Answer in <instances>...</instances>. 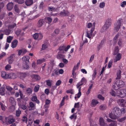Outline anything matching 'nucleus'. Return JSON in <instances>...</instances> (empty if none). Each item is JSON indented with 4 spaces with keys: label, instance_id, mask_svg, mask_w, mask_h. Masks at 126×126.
Wrapping results in <instances>:
<instances>
[{
    "label": "nucleus",
    "instance_id": "obj_1",
    "mask_svg": "<svg viewBox=\"0 0 126 126\" xmlns=\"http://www.w3.org/2000/svg\"><path fill=\"white\" fill-rule=\"evenodd\" d=\"M120 109L117 107H113L111 113L109 114V117L112 119L115 120L120 116Z\"/></svg>",
    "mask_w": 126,
    "mask_h": 126
},
{
    "label": "nucleus",
    "instance_id": "obj_2",
    "mask_svg": "<svg viewBox=\"0 0 126 126\" xmlns=\"http://www.w3.org/2000/svg\"><path fill=\"white\" fill-rule=\"evenodd\" d=\"M112 22L111 18H109L106 20L105 24L101 28V32H105L111 26Z\"/></svg>",
    "mask_w": 126,
    "mask_h": 126
},
{
    "label": "nucleus",
    "instance_id": "obj_3",
    "mask_svg": "<svg viewBox=\"0 0 126 126\" xmlns=\"http://www.w3.org/2000/svg\"><path fill=\"white\" fill-rule=\"evenodd\" d=\"M125 85V82L122 80H119L115 82L113 86V87L115 90L123 87Z\"/></svg>",
    "mask_w": 126,
    "mask_h": 126
},
{
    "label": "nucleus",
    "instance_id": "obj_4",
    "mask_svg": "<svg viewBox=\"0 0 126 126\" xmlns=\"http://www.w3.org/2000/svg\"><path fill=\"white\" fill-rule=\"evenodd\" d=\"M122 22V19L120 18L118 19L117 22L114 24V30L117 32L118 31L120 27L121 22Z\"/></svg>",
    "mask_w": 126,
    "mask_h": 126
},
{
    "label": "nucleus",
    "instance_id": "obj_5",
    "mask_svg": "<svg viewBox=\"0 0 126 126\" xmlns=\"http://www.w3.org/2000/svg\"><path fill=\"white\" fill-rule=\"evenodd\" d=\"M15 54H12L7 58L9 64H11L14 62L15 59Z\"/></svg>",
    "mask_w": 126,
    "mask_h": 126
},
{
    "label": "nucleus",
    "instance_id": "obj_6",
    "mask_svg": "<svg viewBox=\"0 0 126 126\" xmlns=\"http://www.w3.org/2000/svg\"><path fill=\"white\" fill-rule=\"evenodd\" d=\"M126 95V90L125 89L121 90L120 91H117V96L123 98Z\"/></svg>",
    "mask_w": 126,
    "mask_h": 126
},
{
    "label": "nucleus",
    "instance_id": "obj_7",
    "mask_svg": "<svg viewBox=\"0 0 126 126\" xmlns=\"http://www.w3.org/2000/svg\"><path fill=\"white\" fill-rule=\"evenodd\" d=\"M27 107V108L29 109V110H34L36 108V104L32 102H30L29 103Z\"/></svg>",
    "mask_w": 126,
    "mask_h": 126
},
{
    "label": "nucleus",
    "instance_id": "obj_8",
    "mask_svg": "<svg viewBox=\"0 0 126 126\" xmlns=\"http://www.w3.org/2000/svg\"><path fill=\"white\" fill-rule=\"evenodd\" d=\"M126 101L123 99H120L118 100V103L120 106L122 107H126Z\"/></svg>",
    "mask_w": 126,
    "mask_h": 126
},
{
    "label": "nucleus",
    "instance_id": "obj_9",
    "mask_svg": "<svg viewBox=\"0 0 126 126\" xmlns=\"http://www.w3.org/2000/svg\"><path fill=\"white\" fill-rule=\"evenodd\" d=\"M6 122L7 121L9 124H11L15 121V119L12 117L9 116L5 118Z\"/></svg>",
    "mask_w": 126,
    "mask_h": 126
},
{
    "label": "nucleus",
    "instance_id": "obj_10",
    "mask_svg": "<svg viewBox=\"0 0 126 126\" xmlns=\"http://www.w3.org/2000/svg\"><path fill=\"white\" fill-rule=\"evenodd\" d=\"M45 23V20L43 19H40L37 23V27L38 28L41 27Z\"/></svg>",
    "mask_w": 126,
    "mask_h": 126
},
{
    "label": "nucleus",
    "instance_id": "obj_11",
    "mask_svg": "<svg viewBox=\"0 0 126 126\" xmlns=\"http://www.w3.org/2000/svg\"><path fill=\"white\" fill-rule=\"evenodd\" d=\"M94 30V28H91L90 31H88L87 32L86 36L89 38H91L92 33Z\"/></svg>",
    "mask_w": 126,
    "mask_h": 126
},
{
    "label": "nucleus",
    "instance_id": "obj_12",
    "mask_svg": "<svg viewBox=\"0 0 126 126\" xmlns=\"http://www.w3.org/2000/svg\"><path fill=\"white\" fill-rule=\"evenodd\" d=\"M99 125L101 126H107V123H105L104 120L102 117H101L99 120Z\"/></svg>",
    "mask_w": 126,
    "mask_h": 126
},
{
    "label": "nucleus",
    "instance_id": "obj_13",
    "mask_svg": "<svg viewBox=\"0 0 126 126\" xmlns=\"http://www.w3.org/2000/svg\"><path fill=\"white\" fill-rule=\"evenodd\" d=\"M30 59V58L28 56H24L22 57V60L25 63H29Z\"/></svg>",
    "mask_w": 126,
    "mask_h": 126
},
{
    "label": "nucleus",
    "instance_id": "obj_14",
    "mask_svg": "<svg viewBox=\"0 0 126 126\" xmlns=\"http://www.w3.org/2000/svg\"><path fill=\"white\" fill-rule=\"evenodd\" d=\"M69 13V12L68 11L64 9L63 11L60 12L59 15L63 16H68Z\"/></svg>",
    "mask_w": 126,
    "mask_h": 126
},
{
    "label": "nucleus",
    "instance_id": "obj_15",
    "mask_svg": "<svg viewBox=\"0 0 126 126\" xmlns=\"http://www.w3.org/2000/svg\"><path fill=\"white\" fill-rule=\"evenodd\" d=\"M116 55V56L114 59V63L120 60L121 57L122 55L120 53L117 54Z\"/></svg>",
    "mask_w": 126,
    "mask_h": 126
},
{
    "label": "nucleus",
    "instance_id": "obj_16",
    "mask_svg": "<svg viewBox=\"0 0 126 126\" xmlns=\"http://www.w3.org/2000/svg\"><path fill=\"white\" fill-rule=\"evenodd\" d=\"M31 100L37 104H39L40 103V102L38 99L37 97L36 96H32L31 98Z\"/></svg>",
    "mask_w": 126,
    "mask_h": 126
},
{
    "label": "nucleus",
    "instance_id": "obj_17",
    "mask_svg": "<svg viewBox=\"0 0 126 126\" xmlns=\"http://www.w3.org/2000/svg\"><path fill=\"white\" fill-rule=\"evenodd\" d=\"M31 77L32 79H35L36 81L39 80L40 77L38 75L33 74L31 75Z\"/></svg>",
    "mask_w": 126,
    "mask_h": 126
},
{
    "label": "nucleus",
    "instance_id": "obj_18",
    "mask_svg": "<svg viewBox=\"0 0 126 126\" xmlns=\"http://www.w3.org/2000/svg\"><path fill=\"white\" fill-rule=\"evenodd\" d=\"M14 4L12 2H9L7 5V8L8 10H11L13 7Z\"/></svg>",
    "mask_w": 126,
    "mask_h": 126
},
{
    "label": "nucleus",
    "instance_id": "obj_19",
    "mask_svg": "<svg viewBox=\"0 0 126 126\" xmlns=\"http://www.w3.org/2000/svg\"><path fill=\"white\" fill-rule=\"evenodd\" d=\"M1 77L4 79H8V76L6 72L4 71H2L1 72Z\"/></svg>",
    "mask_w": 126,
    "mask_h": 126
},
{
    "label": "nucleus",
    "instance_id": "obj_20",
    "mask_svg": "<svg viewBox=\"0 0 126 126\" xmlns=\"http://www.w3.org/2000/svg\"><path fill=\"white\" fill-rule=\"evenodd\" d=\"M5 91L4 87H1L0 88V94L2 96L4 95L5 94Z\"/></svg>",
    "mask_w": 126,
    "mask_h": 126
},
{
    "label": "nucleus",
    "instance_id": "obj_21",
    "mask_svg": "<svg viewBox=\"0 0 126 126\" xmlns=\"http://www.w3.org/2000/svg\"><path fill=\"white\" fill-rule=\"evenodd\" d=\"M18 43L17 41L16 40H14L11 43V47L14 48L16 47Z\"/></svg>",
    "mask_w": 126,
    "mask_h": 126
},
{
    "label": "nucleus",
    "instance_id": "obj_22",
    "mask_svg": "<svg viewBox=\"0 0 126 126\" xmlns=\"http://www.w3.org/2000/svg\"><path fill=\"white\" fill-rule=\"evenodd\" d=\"M99 102L96 100L95 99H93L92 101L91 104V105L92 107H94Z\"/></svg>",
    "mask_w": 126,
    "mask_h": 126
},
{
    "label": "nucleus",
    "instance_id": "obj_23",
    "mask_svg": "<svg viewBox=\"0 0 126 126\" xmlns=\"http://www.w3.org/2000/svg\"><path fill=\"white\" fill-rule=\"evenodd\" d=\"M97 69L96 68H95L93 71V73L92 75V80H94L96 77L97 74Z\"/></svg>",
    "mask_w": 126,
    "mask_h": 126
},
{
    "label": "nucleus",
    "instance_id": "obj_24",
    "mask_svg": "<svg viewBox=\"0 0 126 126\" xmlns=\"http://www.w3.org/2000/svg\"><path fill=\"white\" fill-rule=\"evenodd\" d=\"M60 51H59L58 52V54L57 55V57L58 59H63L65 58V56L63 54H60Z\"/></svg>",
    "mask_w": 126,
    "mask_h": 126
},
{
    "label": "nucleus",
    "instance_id": "obj_25",
    "mask_svg": "<svg viewBox=\"0 0 126 126\" xmlns=\"http://www.w3.org/2000/svg\"><path fill=\"white\" fill-rule=\"evenodd\" d=\"M25 2L26 5L29 6L33 4V1L32 0H26Z\"/></svg>",
    "mask_w": 126,
    "mask_h": 126
},
{
    "label": "nucleus",
    "instance_id": "obj_26",
    "mask_svg": "<svg viewBox=\"0 0 126 126\" xmlns=\"http://www.w3.org/2000/svg\"><path fill=\"white\" fill-rule=\"evenodd\" d=\"M46 61V59L44 58L38 59L37 61V64H40L45 62Z\"/></svg>",
    "mask_w": 126,
    "mask_h": 126
},
{
    "label": "nucleus",
    "instance_id": "obj_27",
    "mask_svg": "<svg viewBox=\"0 0 126 126\" xmlns=\"http://www.w3.org/2000/svg\"><path fill=\"white\" fill-rule=\"evenodd\" d=\"M16 26V24L14 23H13L12 24L8 26V29H11L14 28Z\"/></svg>",
    "mask_w": 126,
    "mask_h": 126
},
{
    "label": "nucleus",
    "instance_id": "obj_28",
    "mask_svg": "<svg viewBox=\"0 0 126 126\" xmlns=\"http://www.w3.org/2000/svg\"><path fill=\"white\" fill-rule=\"evenodd\" d=\"M105 40L103 39L102 40L100 44L98 45L97 49L98 50H99L100 48L103 45L104 43Z\"/></svg>",
    "mask_w": 126,
    "mask_h": 126
},
{
    "label": "nucleus",
    "instance_id": "obj_29",
    "mask_svg": "<svg viewBox=\"0 0 126 126\" xmlns=\"http://www.w3.org/2000/svg\"><path fill=\"white\" fill-rule=\"evenodd\" d=\"M15 74L13 73L8 74V78L11 79H15Z\"/></svg>",
    "mask_w": 126,
    "mask_h": 126
},
{
    "label": "nucleus",
    "instance_id": "obj_30",
    "mask_svg": "<svg viewBox=\"0 0 126 126\" xmlns=\"http://www.w3.org/2000/svg\"><path fill=\"white\" fill-rule=\"evenodd\" d=\"M47 43H45L42 45V48L41 49V50H44L48 47V46Z\"/></svg>",
    "mask_w": 126,
    "mask_h": 126
},
{
    "label": "nucleus",
    "instance_id": "obj_31",
    "mask_svg": "<svg viewBox=\"0 0 126 126\" xmlns=\"http://www.w3.org/2000/svg\"><path fill=\"white\" fill-rule=\"evenodd\" d=\"M121 71L120 70L117 71V77L116 78V79H119L121 78Z\"/></svg>",
    "mask_w": 126,
    "mask_h": 126
},
{
    "label": "nucleus",
    "instance_id": "obj_32",
    "mask_svg": "<svg viewBox=\"0 0 126 126\" xmlns=\"http://www.w3.org/2000/svg\"><path fill=\"white\" fill-rule=\"evenodd\" d=\"M3 31L5 34L6 35H8L10 34L11 31L9 29H6L4 30Z\"/></svg>",
    "mask_w": 126,
    "mask_h": 126
},
{
    "label": "nucleus",
    "instance_id": "obj_33",
    "mask_svg": "<svg viewBox=\"0 0 126 126\" xmlns=\"http://www.w3.org/2000/svg\"><path fill=\"white\" fill-rule=\"evenodd\" d=\"M107 108V106L105 104H102L99 107L100 109L102 110H105Z\"/></svg>",
    "mask_w": 126,
    "mask_h": 126
},
{
    "label": "nucleus",
    "instance_id": "obj_34",
    "mask_svg": "<svg viewBox=\"0 0 126 126\" xmlns=\"http://www.w3.org/2000/svg\"><path fill=\"white\" fill-rule=\"evenodd\" d=\"M119 47L118 46H116L114 48V52L113 53V55H116L117 54H118L119 52Z\"/></svg>",
    "mask_w": 126,
    "mask_h": 126
},
{
    "label": "nucleus",
    "instance_id": "obj_35",
    "mask_svg": "<svg viewBox=\"0 0 126 126\" xmlns=\"http://www.w3.org/2000/svg\"><path fill=\"white\" fill-rule=\"evenodd\" d=\"M27 76V74L25 73H21L20 74V78L22 79H24Z\"/></svg>",
    "mask_w": 126,
    "mask_h": 126
},
{
    "label": "nucleus",
    "instance_id": "obj_36",
    "mask_svg": "<svg viewBox=\"0 0 126 126\" xmlns=\"http://www.w3.org/2000/svg\"><path fill=\"white\" fill-rule=\"evenodd\" d=\"M9 102L10 103H11L13 105H15L16 104V102L15 101L14 98L12 97H11L9 99Z\"/></svg>",
    "mask_w": 126,
    "mask_h": 126
},
{
    "label": "nucleus",
    "instance_id": "obj_37",
    "mask_svg": "<svg viewBox=\"0 0 126 126\" xmlns=\"http://www.w3.org/2000/svg\"><path fill=\"white\" fill-rule=\"evenodd\" d=\"M48 10L49 11H56V9L55 7L52 6H49L48 7Z\"/></svg>",
    "mask_w": 126,
    "mask_h": 126
},
{
    "label": "nucleus",
    "instance_id": "obj_38",
    "mask_svg": "<svg viewBox=\"0 0 126 126\" xmlns=\"http://www.w3.org/2000/svg\"><path fill=\"white\" fill-rule=\"evenodd\" d=\"M22 121L23 122H25L26 124H27L28 121L27 117L25 116H23L22 117Z\"/></svg>",
    "mask_w": 126,
    "mask_h": 126
},
{
    "label": "nucleus",
    "instance_id": "obj_39",
    "mask_svg": "<svg viewBox=\"0 0 126 126\" xmlns=\"http://www.w3.org/2000/svg\"><path fill=\"white\" fill-rule=\"evenodd\" d=\"M0 105L1 110L4 111H5L6 110V108L4 105L1 102H0Z\"/></svg>",
    "mask_w": 126,
    "mask_h": 126
},
{
    "label": "nucleus",
    "instance_id": "obj_40",
    "mask_svg": "<svg viewBox=\"0 0 126 126\" xmlns=\"http://www.w3.org/2000/svg\"><path fill=\"white\" fill-rule=\"evenodd\" d=\"M110 94L112 96H117V93L113 90H112L110 92Z\"/></svg>",
    "mask_w": 126,
    "mask_h": 126
},
{
    "label": "nucleus",
    "instance_id": "obj_41",
    "mask_svg": "<svg viewBox=\"0 0 126 126\" xmlns=\"http://www.w3.org/2000/svg\"><path fill=\"white\" fill-rule=\"evenodd\" d=\"M52 81L50 80L49 79L46 80V82L47 83V85L48 86L50 87L51 86Z\"/></svg>",
    "mask_w": 126,
    "mask_h": 126
},
{
    "label": "nucleus",
    "instance_id": "obj_42",
    "mask_svg": "<svg viewBox=\"0 0 126 126\" xmlns=\"http://www.w3.org/2000/svg\"><path fill=\"white\" fill-rule=\"evenodd\" d=\"M15 110V107L14 105H12L10 106L9 108V110L10 112H12Z\"/></svg>",
    "mask_w": 126,
    "mask_h": 126
},
{
    "label": "nucleus",
    "instance_id": "obj_43",
    "mask_svg": "<svg viewBox=\"0 0 126 126\" xmlns=\"http://www.w3.org/2000/svg\"><path fill=\"white\" fill-rule=\"evenodd\" d=\"M40 86L39 85H37L34 87V91L35 92H37L39 90Z\"/></svg>",
    "mask_w": 126,
    "mask_h": 126
},
{
    "label": "nucleus",
    "instance_id": "obj_44",
    "mask_svg": "<svg viewBox=\"0 0 126 126\" xmlns=\"http://www.w3.org/2000/svg\"><path fill=\"white\" fill-rule=\"evenodd\" d=\"M119 34L117 33L115 36V37H114L113 39V41H114V42L115 43H116L117 41V39L119 37Z\"/></svg>",
    "mask_w": 126,
    "mask_h": 126
},
{
    "label": "nucleus",
    "instance_id": "obj_45",
    "mask_svg": "<svg viewBox=\"0 0 126 126\" xmlns=\"http://www.w3.org/2000/svg\"><path fill=\"white\" fill-rule=\"evenodd\" d=\"M76 114V113H74L72 115H71L70 116V118L71 119H72L74 118V120H76V119L77 117Z\"/></svg>",
    "mask_w": 126,
    "mask_h": 126
},
{
    "label": "nucleus",
    "instance_id": "obj_46",
    "mask_svg": "<svg viewBox=\"0 0 126 126\" xmlns=\"http://www.w3.org/2000/svg\"><path fill=\"white\" fill-rule=\"evenodd\" d=\"M126 110L125 109L123 108L121 109H120V112L121 113H120V116L122 115V114H124L125 113Z\"/></svg>",
    "mask_w": 126,
    "mask_h": 126
},
{
    "label": "nucleus",
    "instance_id": "obj_47",
    "mask_svg": "<svg viewBox=\"0 0 126 126\" xmlns=\"http://www.w3.org/2000/svg\"><path fill=\"white\" fill-rule=\"evenodd\" d=\"M21 113V111L19 109L16 110V115L18 117L19 116L20 114Z\"/></svg>",
    "mask_w": 126,
    "mask_h": 126
},
{
    "label": "nucleus",
    "instance_id": "obj_48",
    "mask_svg": "<svg viewBox=\"0 0 126 126\" xmlns=\"http://www.w3.org/2000/svg\"><path fill=\"white\" fill-rule=\"evenodd\" d=\"M13 37L11 36H9V37L7 38V41L8 43H10L11 40L13 39Z\"/></svg>",
    "mask_w": 126,
    "mask_h": 126
},
{
    "label": "nucleus",
    "instance_id": "obj_49",
    "mask_svg": "<svg viewBox=\"0 0 126 126\" xmlns=\"http://www.w3.org/2000/svg\"><path fill=\"white\" fill-rule=\"evenodd\" d=\"M6 88L7 91H10V92H11V91H13V88L8 86H6Z\"/></svg>",
    "mask_w": 126,
    "mask_h": 126
},
{
    "label": "nucleus",
    "instance_id": "obj_50",
    "mask_svg": "<svg viewBox=\"0 0 126 126\" xmlns=\"http://www.w3.org/2000/svg\"><path fill=\"white\" fill-rule=\"evenodd\" d=\"M44 3L43 1H42L40 3L39 8L40 9H43L45 7V6L44 5Z\"/></svg>",
    "mask_w": 126,
    "mask_h": 126
},
{
    "label": "nucleus",
    "instance_id": "obj_51",
    "mask_svg": "<svg viewBox=\"0 0 126 126\" xmlns=\"http://www.w3.org/2000/svg\"><path fill=\"white\" fill-rule=\"evenodd\" d=\"M118 44L119 47H121L122 45V41L121 38H119L118 42Z\"/></svg>",
    "mask_w": 126,
    "mask_h": 126
},
{
    "label": "nucleus",
    "instance_id": "obj_52",
    "mask_svg": "<svg viewBox=\"0 0 126 126\" xmlns=\"http://www.w3.org/2000/svg\"><path fill=\"white\" fill-rule=\"evenodd\" d=\"M14 1L18 3L19 4H22L24 2V0H14Z\"/></svg>",
    "mask_w": 126,
    "mask_h": 126
},
{
    "label": "nucleus",
    "instance_id": "obj_53",
    "mask_svg": "<svg viewBox=\"0 0 126 126\" xmlns=\"http://www.w3.org/2000/svg\"><path fill=\"white\" fill-rule=\"evenodd\" d=\"M117 122L114 121L111 123L109 124V126H117Z\"/></svg>",
    "mask_w": 126,
    "mask_h": 126
},
{
    "label": "nucleus",
    "instance_id": "obj_54",
    "mask_svg": "<svg viewBox=\"0 0 126 126\" xmlns=\"http://www.w3.org/2000/svg\"><path fill=\"white\" fill-rule=\"evenodd\" d=\"M40 98L42 101H44L46 99V95L44 94H42L40 97Z\"/></svg>",
    "mask_w": 126,
    "mask_h": 126
},
{
    "label": "nucleus",
    "instance_id": "obj_55",
    "mask_svg": "<svg viewBox=\"0 0 126 126\" xmlns=\"http://www.w3.org/2000/svg\"><path fill=\"white\" fill-rule=\"evenodd\" d=\"M66 92L67 93H70L72 94H74L73 90L72 89L67 90Z\"/></svg>",
    "mask_w": 126,
    "mask_h": 126
},
{
    "label": "nucleus",
    "instance_id": "obj_56",
    "mask_svg": "<svg viewBox=\"0 0 126 126\" xmlns=\"http://www.w3.org/2000/svg\"><path fill=\"white\" fill-rule=\"evenodd\" d=\"M97 97L98 99L102 101L104 100L105 99L104 97H103L100 94H99L98 95Z\"/></svg>",
    "mask_w": 126,
    "mask_h": 126
},
{
    "label": "nucleus",
    "instance_id": "obj_57",
    "mask_svg": "<svg viewBox=\"0 0 126 126\" xmlns=\"http://www.w3.org/2000/svg\"><path fill=\"white\" fill-rule=\"evenodd\" d=\"M33 38L35 39H37L39 37V33H35L34 34L33 36Z\"/></svg>",
    "mask_w": 126,
    "mask_h": 126
},
{
    "label": "nucleus",
    "instance_id": "obj_58",
    "mask_svg": "<svg viewBox=\"0 0 126 126\" xmlns=\"http://www.w3.org/2000/svg\"><path fill=\"white\" fill-rule=\"evenodd\" d=\"M105 6V3L104 2L100 3L99 4V7L100 8H103Z\"/></svg>",
    "mask_w": 126,
    "mask_h": 126
},
{
    "label": "nucleus",
    "instance_id": "obj_59",
    "mask_svg": "<svg viewBox=\"0 0 126 126\" xmlns=\"http://www.w3.org/2000/svg\"><path fill=\"white\" fill-rule=\"evenodd\" d=\"M65 48V46L63 45L62 46H61L59 47V50L60 51H62L64 50Z\"/></svg>",
    "mask_w": 126,
    "mask_h": 126
},
{
    "label": "nucleus",
    "instance_id": "obj_60",
    "mask_svg": "<svg viewBox=\"0 0 126 126\" xmlns=\"http://www.w3.org/2000/svg\"><path fill=\"white\" fill-rule=\"evenodd\" d=\"M21 32V30L20 29H18L16 31V34L17 36H18Z\"/></svg>",
    "mask_w": 126,
    "mask_h": 126
},
{
    "label": "nucleus",
    "instance_id": "obj_61",
    "mask_svg": "<svg viewBox=\"0 0 126 126\" xmlns=\"http://www.w3.org/2000/svg\"><path fill=\"white\" fill-rule=\"evenodd\" d=\"M126 119V116L124 117L121 118H119L118 119V121L120 122H122L124 121Z\"/></svg>",
    "mask_w": 126,
    "mask_h": 126
},
{
    "label": "nucleus",
    "instance_id": "obj_62",
    "mask_svg": "<svg viewBox=\"0 0 126 126\" xmlns=\"http://www.w3.org/2000/svg\"><path fill=\"white\" fill-rule=\"evenodd\" d=\"M80 82H79L78 83L77 85V88L79 89L80 88L81 89V87L80 86L82 85L83 84V83L80 84Z\"/></svg>",
    "mask_w": 126,
    "mask_h": 126
},
{
    "label": "nucleus",
    "instance_id": "obj_63",
    "mask_svg": "<svg viewBox=\"0 0 126 126\" xmlns=\"http://www.w3.org/2000/svg\"><path fill=\"white\" fill-rule=\"evenodd\" d=\"M15 10L17 13H19L20 12V10L15 5L14 7Z\"/></svg>",
    "mask_w": 126,
    "mask_h": 126
},
{
    "label": "nucleus",
    "instance_id": "obj_64",
    "mask_svg": "<svg viewBox=\"0 0 126 126\" xmlns=\"http://www.w3.org/2000/svg\"><path fill=\"white\" fill-rule=\"evenodd\" d=\"M126 5V1H123L121 3V6L122 7H124Z\"/></svg>",
    "mask_w": 126,
    "mask_h": 126
}]
</instances>
